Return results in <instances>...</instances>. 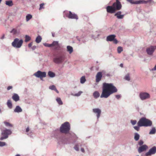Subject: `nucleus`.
<instances>
[{"label":"nucleus","instance_id":"nucleus-28","mask_svg":"<svg viewBox=\"0 0 156 156\" xmlns=\"http://www.w3.org/2000/svg\"><path fill=\"white\" fill-rule=\"evenodd\" d=\"M5 4L9 7L12 6L13 4L12 0H7L5 1Z\"/></svg>","mask_w":156,"mask_h":156},{"label":"nucleus","instance_id":"nucleus-40","mask_svg":"<svg viewBox=\"0 0 156 156\" xmlns=\"http://www.w3.org/2000/svg\"><path fill=\"white\" fill-rule=\"evenodd\" d=\"M124 79L126 80L129 81L130 80L129 74V73L127 74L125 76Z\"/></svg>","mask_w":156,"mask_h":156},{"label":"nucleus","instance_id":"nucleus-14","mask_svg":"<svg viewBox=\"0 0 156 156\" xmlns=\"http://www.w3.org/2000/svg\"><path fill=\"white\" fill-rule=\"evenodd\" d=\"M54 137L57 139L59 142H62V137L61 134L59 131H55L54 132Z\"/></svg>","mask_w":156,"mask_h":156},{"label":"nucleus","instance_id":"nucleus-48","mask_svg":"<svg viewBox=\"0 0 156 156\" xmlns=\"http://www.w3.org/2000/svg\"><path fill=\"white\" fill-rule=\"evenodd\" d=\"M6 144L5 142L0 141V147H2L6 145Z\"/></svg>","mask_w":156,"mask_h":156},{"label":"nucleus","instance_id":"nucleus-24","mask_svg":"<svg viewBox=\"0 0 156 156\" xmlns=\"http://www.w3.org/2000/svg\"><path fill=\"white\" fill-rule=\"evenodd\" d=\"M12 98L16 102L19 100L20 97L16 93H14L12 97Z\"/></svg>","mask_w":156,"mask_h":156},{"label":"nucleus","instance_id":"nucleus-39","mask_svg":"<svg viewBox=\"0 0 156 156\" xmlns=\"http://www.w3.org/2000/svg\"><path fill=\"white\" fill-rule=\"evenodd\" d=\"M3 123L5 125V126L6 127H13L12 125L9 122H7L6 121H4L3 122Z\"/></svg>","mask_w":156,"mask_h":156},{"label":"nucleus","instance_id":"nucleus-6","mask_svg":"<svg viewBox=\"0 0 156 156\" xmlns=\"http://www.w3.org/2000/svg\"><path fill=\"white\" fill-rule=\"evenodd\" d=\"M139 121L142 126H150L152 125V121L145 117H142Z\"/></svg>","mask_w":156,"mask_h":156},{"label":"nucleus","instance_id":"nucleus-51","mask_svg":"<svg viewBox=\"0 0 156 156\" xmlns=\"http://www.w3.org/2000/svg\"><path fill=\"white\" fill-rule=\"evenodd\" d=\"M121 96L120 94L116 95L115 96V98L117 99H119L121 98Z\"/></svg>","mask_w":156,"mask_h":156},{"label":"nucleus","instance_id":"nucleus-11","mask_svg":"<svg viewBox=\"0 0 156 156\" xmlns=\"http://www.w3.org/2000/svg\"><path fill=\"white\" fill-rule=\"evenodd\" d=\"M116 35L115 34H111L108 36L106 38V41H113L115 44L118 43V40L115 38Z\"/></svg>","mask_w":156,"mask_h":156},{"label":"nucleus","instance_id":"nucleus-21","mask_svg":"<svg viewBox=\"0 0 156 156\" xmlns=\"http://www.w3.org/2000/svg\"><path fill=\"white\" fill-rule=\"evenodd\" d=\"M148 148V146L146 144H144L140 146L138 149L139 153H141L145 151Z\"/></svg>","mask_w":156,"mask_h":156},{"label":"nucleus","instance_id":"nucleus-4","mask_svg":"<svg viewBox=\"0 0 156 156\" xmlns=\"http://www.w3.org/2000/svg\"><path fill=\"white\" fill-rule=\"evenodd\" d=\"M63 17L64 18L67 17L69 19H78V17L77 15L74 12H72L71 11L65 10L63 12Z\"/></svg>","mask_w":156,"mask_h":156},{"label":"nucleus","instance_id":"nucleus-50","mask_svg":"<svg viewBox=\"0 0 156 156\" xmlns=\"http://www.w3.org/2000/svg\"><path fill=\"white\" fill-rule=\"evenodd\" d=\"M143 144L144 142L142 140H140L138 143V144L140 146L143 145Z\"/></svg>","mask_w":156,"mask_h":156},{"label":"nucleus","instance_id":"nucleus-23","mask_svg":"<svg viewBox=\"0 0 156 156\" xmlns=\"http://www.w3.org/2000/svg\"><path fill=\"white\" fill-rule=\"evenodd\" d=\"M13 35H16L20 33V31L18 30L16 28H13L10 32Z\"/></svg>","mask_w":156,"mask_h":156},{"label":"nucleus","instance_id":"nucleus-26","mask_svg":"<svg viewBox=\"0 0 156 156\" xmlns=\"http://www.w3.org/2000/svg\"><path fill=\"white\" fill-rule=\"evenodd\" d=\"M137 126H133V128H134V129L135 130H136L137 131H138L140 130V127H141L142 126L141 125V124L139 121L137 123Z\"/></svg>","mask_w":156,"mask_h":156},{"label":"nucleus","instance_id":"nucleus-61","mask_svg":"<svg viewBox=\"0 0 156 156\" xmlns=\"http://www.w3.org/2000/svg\"><path fill=\"white\" fill-rule=\"evenodd\" d=\"M51 34H52V36L53 37H55V33L53 32H51Z\"/></svg>","mask_w":156,"mask_h":156},{"label":"nucleus","instance_id":"nucleus-9","mask_svg":"<svg viewBox=\"0 0 156 156\" xmlns=\"http://www.w3.org/2000/svg\"><path fill=\"white\" fill-rule=\"evenodd\" d=\"M127 1L129 2L132 4H140L143 3H147V2H153L152 0H147V1L140 0L139 1H133V0H127Z\"/></svg>","mask_w":156,"mask_h":156},{"label":"nucleus","instance_id":"nucleus-46","mask_svg":"<svg viewBox=\"0 0 156 156\" xmlns=\"http://www.w3.org/2000/svg\"><path fill=\"white\" fill-rule=\"evenodd\" d=\"M43 45L44 46L48 47H52L51 44H49L47 43H44L43 44Z\"/></svg>","mask_w":156,"mask_h":156},{"label":"nucleus","instance_id":"nucleus-37","mask_svg":"<svg viewBox=\"0 0 156 156\" xmlns=\"http://www.w3.org/2000/svg\"><path fill=\"white\" fill-rule=\"evenodd\" d=\"M83 93V92L82 91H80L78 92L77 93L73 94V93H71V95L72 96H74L79 97L80 96L81 94Z\"/></svg>","mask_w":156,"mask_h":156},{"label":"nucleus","instance_id":"nucleus-56","mask_svg":"<svg viewBox=\"0 0 156 156\" xmlns=\"http://www.w3.org/2000/svg\"><path fill=\"white\" fill-rule=\"evenodd\" d=\"M12 86H8L7 88V90H10V89H12Z\"/></svg>","mask_w":156,"mask_h":156},{"label":"nucleus","instance_id":"nucleus-63","mask_svg":"<svg viewBox=\"0 0 156 156\" xmlns=\"http://www.w3.org/2000/svg\"><path fill=\"white\" fill-rule=\"evenodd\" d=\"M57 93H59V92L56 89H56L55 90H54Z\"/></svg>","mask_w":156,"mask_h":156},{"label":"nucleus","instance_id":"nucleus-5","mask_svg":"<svg viewBox=\"0 0 156 156\" xmlns=\"http://www.w3.org/2000/svg\"><path fill=\"white\" fill-rule=\"evenodd\" d=\"M12 133V132L10 129H4L2 130L0 140H3L7 139L8 137Z\"/></svg>","mask_w":156,"mask_h":156},{"label":"nucleus","instance_id":"nucleus-55","mask_svg":"<svg viewBox=\"0 0 156 156\" xmlns=\"http://www.w3.org/2000/svg\"><path fill=\"white\" fill-rule=\"evenodd\" d=\"M5 34H3L2 35V37L0 38L2 39L3 40L5 38Z\"/></svg>","mask_w":156,"mask_h":156},{"label":"nucleus","instance_id":"nucleus-44","mask_svg":"<svg viewBox=\"0 0 156 156\" xmlns=\"http://www.w3.org/2000/svg\"><path fill=\"white\" fill-rule=\"evenodd\" d=\"M123 51L122 48L121 46H119L117 48V52L118 53H120Z\"/></svg>","mask_w":156,"mask_h":156},{"label":"nucleus","instance_id":"nucleus-59","mask_svg":"<svg viewBox=\"0 0 156 156\" xmlns=\"http://www.w3.org/2000/svg\"><path fill=\"white\" fill-rule=\"evenodd\" d=\"M36 48V46H33L32 47V49L33 50H34Z\"/></svg>","mask_w":156,"mask_h":156},{"label":"nucleus","instance_id":"nucleus-45","mask_svg":"<svg viewBox=\"0 0 156 156\" xmlns=\"http://www.w3.org/2000/svg\"><path fill=\"white\" fill-rule=\"evenodd\" d=\"M130 123L132 125H135L137 123V121L136 120H130Z\"/></svg>","mask_w":156,"mask_h":156},{"label":"nucleus","instance_id":"nucleus-53","mask_svg":"<svg viewBox=\"0 0 156 156\" xmlns=\"http://www.w3.org/2000/svg\"><path fill=\"white\" fill-rule=\"evenodd\" d=\"M100 34H98L97 35V37H94V35H92V37L94 39H95L96 38H98V37L100 35Z\"/></svg>","mask_w":156,"mask_h":156},{"label":"nucleus","instance_id":"nucleus-36","mask_svg":"<svg viewBox=\"0 0 156 156\" xmlns=\"http://www.w3.org/2000/svg\"><path fill=\"white\" fill-rule=\"evenodd\" d=\"M42 40V38L40 36L38 35L36 38L35 41L37 43H40Z\"/></svg>","mask_w":156,"mask_h":156},{"label":"nucleus","instance_id":"nucleus-2","mask_svg":"<svg viewBox=\"0 0 156 156\" xmlns=\"http://www.w3.org/2000/svg\"><path fill=\"white\" fill-rule=\"evenodd\" d=\"M66 51L65 48H60L56 54L53 55V62L55 64H59L64 62L66 58Z\"/></svg>","mask_w":156,"mask_h":156},{"label":"nucleus","instance_id":"nucleus-22","mask_svg":"<svg viewBox=\"0 0 156 156\" xmlns=\"http://www.w3.org/2000/svg\"><path fill=\"white\" fill-rule=\"evenodd\" d=\"M122 12L120 11H119L115 13L114 15L115 16H116L117 18L118 19H122L124 16H125V14H121Z\"/></svg>","mask_w":156,"mask_h":156},{"label":"nucleus","instance_id":"nucleus-30","mask_svg":"<svg viewBox=\"0 0 156 156\" xmlns=\"http://www.w3.org/2000/svg\"><path fill=\"white\" fill-rule=\"evenodd\" d=\"M140 137V135L137 133H134V139L136 141H137L139 139Z\"/></svg>","mask_w":156,"mask_h":156},{"label":"nucleus","instance_id":"nucleus-8","mask_svg":"<svg viewBox=\"0 0 156 156\" xmlns=\"http://www.w3.org/2000/svg\"><path fill=\"white\" fill-rule=\"evenodd\" d=\"M33 75L37 78H40L41 80H43V78L45 77L46 76V73L45 72L38 70L34 73Z\"/></svg>","mask_w":156,"mask_h":156},{"label":"nucleus","instance_id":"nucleus-19","mask_svg":"<svg viewBox=\"0 0 156 156\" xmlns=\"http://www.w3.org/2000/svg\"><path fill=\"white\" fill-rule=\"evenodd\" d=\"M106 8L108 13H113L115 12L116 10L113 6H108Z\"/></svg>","mask_w":156,"mask_h":156},{"label":"nucleus","instance_id":"nucleus-34","mask_svg":"<svg viewBox=\"0 0 156 156\" xmlns=\"http://www.w3.org/2000/svg\"><path fill=\"white\" fill-rule=\"evenodd\" d=\"M156 132V129L154 127L152 128L151 130L149 133L150 134H154Z\"/></svg>","mask_w":156,"mask_h":156},{"label":"nucleus","instance_id":"nucleus-13","mask_svg":"<svg viewBox=\"0 0 156 156\" xmlns=\"http://www.w3.org/2000/svg\"><path fill=\"white\" fill-rule=\"evenodd\" d=\"M85 147L86 149H87V147L86 145V144L81 143H76L73 147L74 149L77 151H79V147Z\"/></svg>","mask_w":156,"mask_h":156},{"label":"nucleus","instance_id":"nucleus-3","mask_svg":"<svg viewBox=\"0 0 156 156\" xmlns=\"http://www.w3.org/2000/svg\"><path fill=\"white\" fill-rule=\"evenodd\" d=\"M70 129V125L69 122H66L62 124L59 128V131L62 133L68 134Z\"/></svg>","mask_w":156,"mask_h":156},{"label":"nucleus","instance_id":"nucleus-16","mask_svg":"<svg viewBox=\"0 0 156 156\" xmlns=\"http://www.w3.org/2000/svg\"><path fill=\"white\" fill-rule=\"evenodd\" d=\"M92 111L94 113L96 114L97 119L98 120L101 113V110L99 108H95L93 109Z\"/></svg>","mask_w":156,"mask_h":156},{"label":"nucleus","instance_id":"nucleus-15","mask_svg":"<svg viewBox=\"0 0 156 156\" xmlns=\"http://www.w3.org/2000/svg\"><path fill=\"white\" fill-rule=\"evenodd\" d=\"M112 6L116 11L119 10L122 8L121 3L118 0H116V2L113 3Z\"/></svg>","mask_w":156,"mask_h":156},{"label":"nucleus","instance_id":"nucleus-31","mask_svg":"<svg viewBox=\"0 0 156 156\" xmlns=\"http://www.w3.org/2000/svg\"><path fill=\"white\" fill-rule=\"evenodd\" d=\"M94 98H97L100 96V94L98 91H95L93 94Z\"/></svg>","mask_w":156,"mask_h":156},{"label":"nucleus","instance_id":"nucleus-10","mask_svg":"<svg viewBox=\"0 0 156 156\" xmlns=\"http://www.w3.org/2000/svg\"><path fill=\"white\" fill-rule=\"evenodd\" d=\"M139 96L140 99L142 101L149 99L150 97V94L145 92H141L139 94Z\"/></svg>","mask_w":156,"mask_h":156},{"label":"nucleus","instance_id":"nucleus-41","mask_svg":"<svg viewBox=\"0 0 156 156\" xmlns=\"http://www.w3.org/2000/svg\"><path fill=\"white\" fill-rule=\"evenodd\" d=\"M32 17V15L30 14H28L26 16V20L27 22L29 21Z\"/></svg>","mask_w":156,"mask_h":156},{"label":"nucleus","instance_id":"nucleus-12","mask_svg":"<svg viewBox=\"0 0 156 156\" xmlns=\"http://www.w3.org/2000/svg\"><path fill=\"white\" fill-rule=\"evenodd\" d=\"M156 153V146H154L150 148L149 151L146 152L145 155L146 156H150Z\"/></svg>","mask_w":156,"mask_h":156},{"label":"nucleus","instance_id":"nucleus-43","mask_svg":"<svg viewBox=\"0 0 156 156\" xmlns=\"http://www.w3.org/2000/svg\"><path fill=\"white\" fill-rule=\"evenodd\" d=\"M58 45V41H53L51 44L52 47L57 46Z\"/></svg>","mask_w":156,"mask_h":156},{"label":"nucleus","instance_id":"nucleus-17","mask_svg":"<svg viewBox=\"0 0 156 156\" xmlns=\"http://www.w3.org/2000/svg\"><path fill=\"white\" fill-rule=\"evenodd\" d=\"M154 51L153 46H151L147 48L146 49V51L147 54L149 55H152Z\"/></svg>","mask_w":156,"mask_h":156},{"label":"nucleus","instance_id":"nucleus-60","mask_svg":"<svg viewBox=\"0 0 156 156\" xmlns=\"http://www.w3.org/2000/svg\"><path fill=\"white\" fill-rule=\"evenodd\" d=\"M32 45V43H29L28 45V46L29 48H30L31 47Z\"/></svg>","mask_w":156,"mask_h":156},{"label":"nucleus","instance_id":"nucleus-47","mask_svg":"<svg viewBox=\"0 0 156 156\" xmlns=\"http://www.w3.org/2000/svg\"><path fill=\"white\" fill-rule=\"evenodd\" d=\"M56 88V87L55 85H53L51 86H50L49 87V89L52 90H54Z\"/></svg>","mask_w":156,"mask_h":156},{"label":"nucleus","instance_id":"nucleus-35","mask_svg":"<svg viewBox=\"0 0 156 156\" xmlns=\"http://www.w3.org/2000/svg\"><path fill=\"white\" fill-rule=\"evenodd\" d=\"M86 80L85 76H83L80 79V83L81 84H83L86 82Z\"/></svg>","mask_w":156,"mask_h":156},{"label":"nucleus","instance_id":"nucleus-7","mask_svg":"<svg viewBox=\"0 0 156 156\" xmlns=\"http://www.w3.org/2000/svg\"><path fill=\"white\" fill-rule=\"evenodd\" d=\"M23 43V41L22 39L16 38L12 43V45L16 48H20L21 47Z\"/></svg>","mask_w":156,"mask_h":156},{"label":"nucleus","instance_id":"nucleus-20","mask_svg":"<svg viewBox=\"0 0 156 156\" xmlns=\"http://www.w3.org/2000/svg\"><path fill=\"white\" fill-rule=\"evenodd\" d=\"M102 77V72H98L96 76V82L98 83L100 82Z\"/></svg>","mask_w":156,"mask_h":156},{"label":"nucleus","instance_id":"nucleus-29","mask_svg":"<svg viewBox=\"0 0 156 156\" xmlns=\"http://www.w3.org/2000/svg\"><path fill=\"white\" fill-rule=\"evenodd\" d=\"M48 74V76L51 78L54 77L55 75V73L51 71H49Z\"/></svg>","mask_w":156,"mask_h":156},{"label":"nucleus","instance_id":"nucleus-33","mask_svg":"<svg viewBox=\"0 0 156 156\" xmlns=\"http://www.w3.org/2000/svg\"><path fill=\"white\" fill-rule=\"evenodd\" d=\"M7 105L9 108H12V103L10 100H8L7 102Z\"/></svg>","mask_w":156,"mask_h":156},{"label":"nucleus","instance_id":"nucleus-27","mask_svg":"<svg viewBox=\"0 0 156 156\" xmlns=\"http://www.w3.org/2000/svg\"><path fill=\"white\" fill-rule=\"evenodd\" d=\"M67 51L69 54H71L73 51V47L69 45L67 46Z\"/></svg>","mask_w":156,"mask_h":156},{"label":"nucleus","instance_id":"nucleus-38","mask_svg":"<svg viewBox=\"0 0 156 156\" xmlns=\"http://www.w3.org/2000/svg\"><path fill=\"white\" fill-rule=\"evenodd\" d=\"M25 42H27L29 41H30L31 40V38L28 35H26L25 36Z\"/></svg>","mask_w":156,"mask_h":156},{"label":"nucleus","instance_id":"nucleus-1","mask_svg":"<svg viewBox=\"0 0 156 156\" xmlns=\"http://www.w3.org/2000/svg\"><path fill=\"white\" fill-rule=\"evenodd\" d=\"M117 89L112 83H104L102 86V92L101 98H107L111 94L117 91Z\"/></svg>","mask_w":156,"mask_h":156},{"label":"nucleus","instance_id":"nucleus-52","mask_svg":"<svg viewBox=\"0 0 156 156\" xmlns=\"http://www.w3.org/2000/svg\"><path fill=\"white\" fill-rule=\"evenodd\" d=\"M87 27H84V28H83L81 29V30L83 32H85L86 30H87Z\"/></svg>","mask_w":156,"mask_h":156},{"label":"nucleus","instance_id":"nucleus-25","mask_svg":"<svg viewBox=\"0 0 156 156\" xmlns=\"http://www.w3.org/2000/svg\"><path fill=\"white\" fill-rule=\"evenodd\" d=\"M22 111V109L19 105L16 106L15 109L14 110V112H15L20 113Z\"/></svg>","mask_w":156,"mask_h":156},{"label":"nucleus","instance_id":"nucleus-57","mask_svg":"<svg viewBox=\"0 0 156 156\" xmlns=\"http://www.w3.org/2000/svg\"><path fill=\"white\" fill-rule=\"evenodd\" d=\"M156 70V64L154 68H152L151 69V71H154Z\"/></svg>","mask_w":156,"mask_h":156},{"label":"nucleus","instance_id":"nucleus-18","mask_svg":"<svg viewBox=\"0 0 156 156\" xmlns=\"http://www.w3.org/2000/svg\"><path fill=\"white\" fill-rule=\"evenodd\" d=\"M77 40L81 43H85L87 41L86 36L85 35L83 34L81 36L80 38H79L78 37H76Z\"/></svg>","mask_w":156,"mask_h":156},{"label":"nucleus","instance_id":"nucleus-54","mask_svg":"<svg viewBox=\"0 0 156 156\" xmlns=\"http://www.w3.org/2000/svg\"><path fill=\"white\" fill-rule=\"evenodd\" d=\"M81 151L83 153H85V151L83 147H81L80 149Z\"/></svg>","mask_w":156,"mask_h":156},{"label":"nucleus","instance_id":"nucleus-58","mask_svg":"<svg viewBox=\"0 0 156 156\" xmlns=\"http://www.w3.org/2000/svg\"><path fill=\"white\" fill-rule=\"evenodd\" d=\"M156 70V64L154 68H152L151 69V71H154Z\"/></svg>","mask_w":156,"mask_h":156},{"label":"nucleus","instance_id":"nucleus-49","mask_svg":"<svg viewBox=\"0 0 156 156\" xmlns=\"http://www.w3.org/2000/svg\"><path fill=\"white\" fill-rule=\"evenodd\" d=\"M44 3H42L40 5V8H39V9L40 10L41 9H44Z\"/></svg>","mask_w":156,"mask_h":156},{"label":"nucleus","instance_id":"nucleus-32","mask_svg":"<svg viewBox=\"0 0 156 156\" xmlns=\"http://www.w3.org/2000/svg\"><path fill=\"white\" fill-rule=\"evenodd\" d=\"M56 100L59 105H63V102L60 98L57 97L56 99Z\"/></svg>","mask_w":156,"mask_h":156},{"label":"nucleus","instance_id":"nucleus-64","mask_svg":"<svg viewBox=\"0 0 156 156\" xmlns=\"http://www.w3.org/2000/svg\"><path fill=\"white\" fill-rule=\"evenodd\" d=\"M153 47L154 48V51L156 49V46H153Z\"/></svg>","mask_w":156,"mask_h":156},{"label":"nucleus","instance_id":"nucleus-62","mask_svg":"<svg viewBox=\"0 0 156 156\" xmlns=\"http://www.w3.org/2000/svg\"><path fill=\"white\" fill-rule=\"evenodd\" d=\"M123 65L122 63H121L120 65V67H121L122 68L123 67Z\"/></svg>","mask_w":156,"mask_h":156},{"label":"nucleus","instance_id":"nucleus-42","mask_svg":"<svg viewBox=\"0 0 156 156\" xmlns=\"http://www.w3.org/2000/svg\"><path fill=\"white\" fill-rule=\"evenodd\" d=\"M30 130V129L29 127H28L26 129V132L27 133V134L30 137H32V134H31V132L30 133H28V132Z\"/></svg>","mask_w":156,"mask_h":156}]
</instances>
